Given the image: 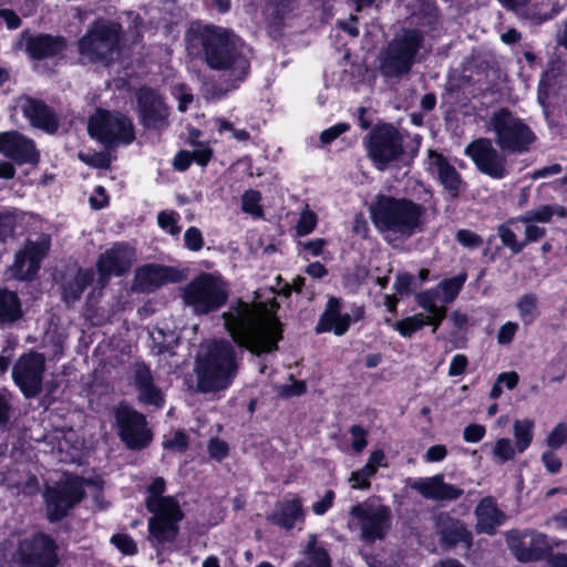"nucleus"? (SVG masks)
<instances>
[{
  "label": "nucleus",
  "instance_id": "nucleus-1",
  "mask_svg": "<svg viewBox=\"0 0 567 567\" xmlns=\"http://www.w3.org/2000/svg\"><path fill=\"white\" fill-rule=\"evenodd\" d=\"M221 319L233 342L257 357L277 351L284 339V324L278 317L240 298L229 303Z\"/></svg>",
  "mask_w": 567,
  "mask_h": 567
},
{
  "label": "nucleus",
  "instance_id": "nucleus-2",
  "mask_svg": "<svg viewBox=\"0 0 567 567\" xmlns=\"http://www.w3.org/2000/svg\"><path fill=\"white\" fill-rule=\"evenodd\" d=\"M203 59L214 71H228L230 87L237 89L250 73L244 42L231 29L206 24L198 33Z\"/></svg>",
  "mask_w": 567,
  "mask_h": 567
},
{
  "label": "nucleus",
  "instance_id": "nucleus-3",
  "mask_svg": "<svg viewBox=\"0 0 567 567\" xmlns=\"http://www.w3.org/2000/svg\"><path fill=\"white\" fill-rule=\"evenodd\" d=\"M370 218L379 231L410 238L423 230L426 207L408 197L378 194L369 207Z\"/></svg>",
  "mask_w": 567,
  "mask_h": 567
},
{
  "label": "nucleus",
  "instance_id": "nucleus-4",
  "mask_svg": "<svg viewBox=\"0 0 567 567\" xmlns=\"http://www.w3.org/2000/svg\"><path fill=\"white\" fill-rule=\"evenodd\" d=\"M123 25L105 18L94 19L76 42L78 53L83 63L111 68L124 48Z\"/></svg>",
  "mask_w": 567,
  "mask_h": 567
},
{
  "label": "nucleus",
  "instance_id": "nucleus-5",
  "mask_svg": "<svg viewBox=\"0 0 567 567\" xmlns=\"http://www.w3.org/2000/svg\"><path fill=\"white\" fill-rule=\"evenodd\" d=\"M165 486L164 478L156 477L147 487L144 501L146 509L152 514L147 524L150 537L157 544L173 542L179 530L178 524L184 518L177 498L163 496Z\"/></svg>",
  "mask_w": 567,
  "mask_h": 567
},
{
  "label": "nucleus",
  "instance_id": "nucleus-6",
  "mask_svg": "<svg viewBox=\"0 0 567 567\" xmlns=\"http://www.w3.org/2000/svg\"><path fill=\"white\" fill-rule=\"evenodd\" d=\"M237 374L236 351L226 339L214 340L197 361L198 385L188 390H226Z\"/></svg>",
  "mask_w": 567,
  "mask_h": 567
},
{
  "label": "nucleus",
  "instance_id": "nucleus-7",
  "mask_svg": "<svg viewBox=\"0 0 567 567\" xmlns=\"http://www.w3.org/2000/svg\"><path fill=\"white\" fill-rule=\"evenodd\" d=\"M227 284L209 272L195 276L182 289V299L196 316H207L221 309L228 301Z\"/></svg>",
  "mask_w": 567,
  "mask_h": 567
},
{
  "label": "nucleus",
  "instance_id": "nucleus-8",
  "mask_svg": "<svg viewBox=\"0 0 567 567\" xmlns=\"http://www.w3.org/2000/svg\"><path fill=\"white\" fill-rule=\"evenodd\" d=\"M491 124L495 133V142L504 153H528L537 140L530 126L524 120L515 116L507 107L494 112Z\"/></svg>",
  "mask_w": 567,
  "mask_h": 567
},
{
  "label": "nucleus",
  "instance_id": "nucleus-9",
  "mask_svg": "<svg viewBox=\"0 0 567 567\" xmlns=\"http://www.w3.org/2000/svg\"><path fill=\"white\" fill-rule=\"evenodd\" d=\"M87 133L111 150L120 143L128 145L135 140V130L132 120L120 111L96 109L87 121Z\"/></svg>",
  "mask_w": 567,
  "mask_h": 567
},
{
  "label": "nucleus",
  "instance_id": "nucleus-10",
  "mask_svg": "<svg viewBox=\"0 0 567 567\" xmlns=\"http://www.w3.org/2000/svg\"><path fill=\"white\" fill-rule=\"evenodd\" d=\"M424 41L425 35L422 30L403 29L402 34L389 43L381 59L382 73L391 78L408 74L416 62V55L423 48Z\"/></svg>",
  "mask_w": 567,
  "mask_h": 567
},
{
  "label": "nucleus",
  "instance_id": "nucleus-11",
  "mask_svg": "<svg viewBox=\"0 0 567 567\" xmlns=\"http://www.w3.org/2000/svg\"><path fill=\"white\" fill-rule=\"evenodd\" d=\"M368 157L378 171H384L404 154L403 136L392 123L374 125L364 138Z\"/></svg>",
  "mask_w": 567,
  "mask_h": 567
},
{
  "label": "nucleus",
  "instance_id": "nucleus-12",
  "mask_svg": "<svg viewBox=\"0 0 567 567\" xmlns=\"http://www.w3.org/2000/svg\"><path fill=\"white\" fill-rule=\"evenodd\" d=\"M391 519L389 506L368 499L351 507L349 526L359 529L362 540L373 543L384 538L391 528Z\"/></svg>",
  "mask_w": 567,
  "mask_h": 567
},
{
  "label": "nucleus",
  "instance_id": "nucleus-13",
  "mask_svg": "<svg viewBox=\"0 0 567 567\" xmlns=\"http://www.w3.org/2000/svg\"><path fill=\"white\" fill-rule=\"evenodd\" d=\"M50 249L51 236L48 234H42L38 240L27 239L23 247L14 254L10 266L12 277L23 282L35 280Z\"/></svg>",
  "mask_w": 567,
  "mask_h": 567
},
{
  "label": "nucleus",
  "instance_id": "nucleus-14",
  "mask_svg": "<svg viewBox=\"0 0 567 567\" xmlns=\"http://www.w3.org/2000/svg\"><path fill=\"white\" fill-rule=\"evenodd\" d=\"M136 113L140 125L146 131L162 132L171 125V109L165 97L151 86H141L136 92Z\"/></svg>",
  "mask_w": 567,
  "mask_h": 567
},
{
  "label": "nucleus",
  "instance_id": "nucleus-15",
  "mask_svg": "<svg viewBox=\"0 0 567 567\" xmlns=\"http://www.w3.org/2000/svg\"><path fill=\"white\" fill-rule=\"evenodd\" d=\"M118 436L130 450H142L152 441V431L143 414L126 404H120L114 411Z\"/></svg>",
  "mask_w": 567,
  "mask_h": 567
},
{
  "label": "nucleus",
  "instance_id": "nucleus-16",
  "mask_svg": "<svg viewBox=\"0 0 567 567\" xmlns=\"http://www.w3.org/2000/svg\"><path fill=\"white\" fill-rule=\"evenodd\" d=\"M83 495V483L76 476H66L64 481L48 487L44 497L49 519L55 522L64 517Z\"/></svg>",
  "mask_w": 567,
  "mask_h": 567
},
{
  "label": "nucleus",
  "instance_id": "nucleus-17",
  "mask_svg": "<svg viewBox=\"0 0 567 567\" xmlns=\"http://www.w3.org/2000/svg\"><path fill=\"white\" fill-rule=\"evenodd\" d=\"M506 544L511 553L520 563L537 561L551 548L547 536L536 529L508 530L506 533Z\"/></svg>",
  "mask_w": 567,
  "mask_h": 567
},
{
  "label": "nucleus",
  "instance_id": "nucleus-18",
  "mask_svg": "<svg viewBox=\"0 0 567 567\" xmlns=\"http://www.w3.org/2000/svg\"><path fill=\"white\" fill-rule=\"evenodd\" d=\"M465 154L482 174L493 179H503L508 175L506 156L488 138L474 140L466 146Z\"/></svg>",
  "mask_w": 567,
  "mask_h": 567
},
{
  "label": "nucleus",
  "instance_id": "nucleus-19",
  "mask_svg": "<svg viewBox=\"0 0 567 567\" xmlns=\"http://www.w3.org/2000/svg\"><path fill=\"white\" fill-rule=\"evenodd\" d=\"M45 357L38 351L22 353L12 367V380L19 390H43Z\"/></svg>",
  "mask_w": 567,
  "mask_h": 567
},
{
  "label": "nucleus",
  "instance_id": "nucleus-20",
  "mask_svg": "<svg viewBox=\"0 0 567 567\" xmlns=\"http://www.w3.org/2000/svg\"><path fill=\"white\" fill-rule=\"evenodd\" d=\"M16 559L22 565L34 567H55L59 561L54 542L43 534L23 539Z\"/></svg>",
  "mask_w": 567,
  "mask_h": 567
},
{
  "label": "nucleus",
  "instance_id": "nucleus-21",
  "mask_svg": "<svg viewBox=\"0 0 567 567\" xmlns=\"http://www.w3.org/2000/svg\"><path fill=\"white\" fill-rule=\"evenodd\" d=\"M181 280L182 274L175 267L156 262L145 264L135 270L132 290L138 293H152L165 285Z\"/></svg>",
  "mask_w": 567,
  "mask_h": 567
},
{
  "label": "nucleus",
  "instance_id": "nucleus-22",
  "mask_svg": "<svg viewBox=\"0 0 567 567\" xmlns=\"http://www.w3.org/2000/svg\"><path fill=\"white\" fill-rule=\"evenodd\" d=\"M0 153L17 165H37L40 162L34 141L18 131L0 133Z\"/></svg>",
  "mask_w": 567,
  "mask_h": 567
},
{
  "label": "nucleus",
  "instance_id": "nucleus-23",
  "mask_svg": "<svg viewBox=\"0 0 567 567\" xmlns=\"http://www.w3.org/2000/svg\"><path fill=\"white\" fill-rule=\"evenodd\" d=\"M68 49V40L61 34L28 33L24 35V51L34 61L53 59L63 54Z\"/></svg>",
  "mask_w": 567,
  "mask_h": 567
},
{
  "label": "nucleus",
  "instance_id": "nucleus-24",
  "mask_svg": "<svg viewBox=\"0 0 567 567\" xmlns=\"http://www.w3.org/2000/svg\"><path fill=\"white\" fill-rule=\"evenodd\" d=\"M94 278L95 271L93 268L78 267L74 274L68 270L59 272L56 284L61 301L68 307L80 301L83 292L93 284Z\"/></svg>",
  "mask_w": 567,
  "mask_h": 567
},
{
  "label": "nucleus",
  "instance_id": "nucleus-25",
  "mask_svg": "<svg viewBox=\"0 0 567 567\" xmlns=\"http://www.w3.org/2000/svg\"><path fill=\"white\" fill-rule=\"evenodd\" d=\"M23 116L30 124L48 134H54L60 126V118L54 109L43 100L27 96L21 105Z\"/></svg>",
  "mask_w": 567,
  "mask_h": 567
},
{
  "label": "nucleus",
  "instance_id": "nucleus-26",
  "mask_svg": "<svg viewBox=\"0 0 567 567\" xmlns=\"http://www.w3.org/2000/svg\"><path fill=\"white\" fill-rule=\"evenodd\" d=\"M429 171L436 174L440 184L449 192L452 198H457L464 185L461 173L449 159L434 150L429 151Z\"/></svg>",
  "mask_w": 567,
  "mask_h": 567
},
{
  "label": "nucleus",
  "instance_id": "nucleus-27",
  "mask_svg": "<svg viewBox=\"0 0 567 567\" xmlns=\"http://www.w3.org/2000/svg\"><path fill=\"white\" fill-rule=\"evenodd\" d=\"M135 258V249L127 243H115L111 248L100 254L96 266L103 267L114 277H123L130 272Z\"/></svg>",
  "mask_w": 567,
  "mask_h": 567
},
{
  "label": "nucleus",
  "instance_id": "nucleus-28",
  "mask_svg": "<svg viewBox=\"0 0 567 567\" xmlns=\"http://www.w3.org/2000/svg\"><path fill=\"white\" fill-rule=\"evenodd\" d=\"M341 309V299L330 297L315 327V332L321 334L332 331L338 337L346 334L352 323V318L349 313H342Z\"/></svg>",
  "mask_w": 567,
  "mask_h": 567
},
{
  "label": "nucleus",
  "instance_id": "nucleus-29",
  "mask_svg": "<svg viewBox=\"0 0 567 567\" xmlns=\"http://www.w3.org/2000/svg\"><path fill=\"white\" fill-rule=\"evenodd\" d=\"M411 487L419 492L424 498L437 502L455 501L463 495V489L444 482L443 474L414 481Z\"/></svg>",
  "mask_w": 567,
  "mask_h": 567
},
{
  "label": "nucleus",
  "instance_id": "nucleus-30",
  "mask_svg": "<svg viewBox=\"0 0 567 567\" xmlns=\"http://www.w3.org/2000/svg\"><path fill=\"white\" fill-rule=\"evenodd\" d=\"M476 529L480 533L492 535L505 522V514L498 509L493 497H484L475 509Z\"/></svg>",
  "mask_w": 567,
  "mask_h": 567
},
{
  "label": "nucleus",
  "instance_id": "nucleus-31",
  "mask_svg": "<svg viewBox=\"0 0 567 567\" xmlns=\"http://www.w3.org/2000/svg\"><path fill=\"white\" fill-rule=\"evenodd\" d=\"M295 0H269L266 2L262 14L267 25L275 31H281L286 18L295 9Z\"/></svg>",
  "mask_w": 567,
  "mask_h": 567
},
{
  "label": "nucleus",
  "instance_id": "nucleus-32",
  "mask_svg": "<svg viewBox=\"0 0 567 567\" xmlns=\"http://www.w3.org/2000/svg\"><path fill=\"white\" fill-rule=\"evenodd\" d=\"M22 316V302L18 293L6 287L0 288V326L12 324Z\"/></svg>",
  "mask_w": 567,
  "mask_h": 567
},
{
  "label": "nucleus",
  "instance_id": "nucleus-33",
  "mask_svg": "<svg viewBox=\"0 0 567 567\" xmlns=\"http://www.w3.org/2000/svg\"><path fill=\"white\" fill-rule=\"evenodd\" d=\"M302 517V508L299 499H285L278 503L270 520L286 529L293 527L296 522Z\"/></svg>",
  "mask_w": 567,
  "mask_h": 567
},
{
  "label": "nucleus",
  "instance_id": "nucleus-34",
  "mask_svg": "<svg viewBox=\"0 0 567 567\" xmlns=\"http://www.w3.org/2000/svg\"><path fill=\"white\" fill-rule=\"evenodd\" d=\"M128 384L135 390H161L154 385V377L148 364L135 361L127 372Z\"/></svg>",
  "mask_w": 567,
  "mask_h": 567
},
{
  "label": "nucleus",
  "instance_id": "nucleus-35",
  "mask_svg": "<svg viewBox=\"0 0 567 567\" xmlns=\"http://www.w3.org/2000/svg\"><path fill=\"white\" fill-rule=\"evenodd\" d=\"M518 316L525 327L533 324L539 317L538 299L535 293H525L516 301Z\"/></svg>",
  "mask_w": 567,
  "mask_h": 567
},
{
  "label": "nucleus",
  "instance_id": "nucleus-36",
  "mask_svg": "<svg viewBox=\"0 0 567 567\" xmlns=\"http://www.w3.org/2000/svg\"><path fill=\"white\" fill-rule=\"evenodd\" d=\"M385 323L392 326L403 338H411L415 332L424 328L423 313H416L405 317L396 322H392L390 318L385 319Z\"/></svg>",
  "mask_w": 567,
  "mask_h": 567
},
{
  "label": "nucleus",
  "instance_id": "nucleus-37",
  "mask_svg": "<svg viewBox=\"0 0 567 567\" xmlns=\"http://www.w3.org/2000/svg\"><path fill=\"white\" fill-rule=\"evenodd\" d=\"M534 422L524 419L516 420L513 424V432L515 439V447L518 453L524 452L533 441Z\"/></svg>",
  "mask_w": 567,
  "mask_h": 567
},
{
  "label": "nucleus",
  "instance_id": "nucleus-38",
  "mask_svg": "<svg viewBox=\"0 0 567 567\" xmlns=\"http://www.w3.org/2000/svg\"><path fill=\"white\" fill-rule=\"evenodd\" d=\"M296 567H331L327 551L316 547V536H311L308 543L306 560L296 564Z\"/></svg>",
  "mask_w": 567,
  "mask_h": 567
},
{
  "label": "nucleus",
  "instance_id": "nucleus-39",
  "mask_svg": "<svg viewBox=\"0 0 567 567\" xmlns=\"http://www.w3.org/2000/svg\"><path fill=\"white\" fill-rule=\"evenodd\" d=\"M466 281V274H458L454 277L443 279L439 284V288L442 291L443 300L445 303L454 301L460 295L464 284Z\"/></svg>",
  "mask_w": 567,
  "mask_h": 567
},
{
  "label": "nucleus",
  "instance_id": "nucleus-40",
  "mask_svg": "<svg viewBox=\"0 0 567 567\" xmlns=\"http://www.w3.org/2000/svg\"><path fill=\"white\" fill-rule=\"evenodd\" d=\"M442 539L449 545L464 544L467 548L472 545L471 532L461 523H454L451 528L443 532Z\"/></svg>",
  "mask_w": 567,
  "mask_h": 567
},
{
  "label": "nucleus",
  "instance_id": "nucleus-41",
  "mask_svg": "<svg viewBox=\"0 0 567 567\" xmlns=\"http://www.w3.org/2000/svg\"><path fill=\"white\" fill-rule=\"evenodd\" d=\"M262 197L259 190L247 189L241 196V209L246 214H250L256 217L264 216V209L260 205Z\"/></svg>",
  "mask_w": 567,
  "mask_h": 567
},
{
  "label": "nucleus",
  "instance_id": "nucleus-42",
  "mask_svg": "<svg viewBox=\"0 0 567 567\" xmlns=\"http://www.w3.org/2000/svg\"><path fill=\"white\" fill-rule=\"evenodd\" d=\"M78 157L85 165L97 169H109L112 164V155L107 151L94 152L92 154L80 152Z\"/></svg>",
  "mask_w": 567,
  "mask_h": 567
},
{
  "label": "nucleus",
  "instance_id": "nucleus-43",
  "mask_svg": "<svg viewBox=\"0 0 567 567\" xmlns=\"http://www.w3.org/2000/svg\"><path fill=\"white\" fill-rule=\"evenodd\" d=\"M498 237L504 247H507L513 255H517L523 251V240L518 241L514 230L506 224H501L497 227Z\"/></svg>",
  "mask_w": 567,
  "mask_h": 567
},
{
  "label": "nucleus",
  "instance_id": "nucleus-44",
  "mask_svg": "<svg viewBox=\"0 0 567 567\" xmlns=\"http://www.w3.org/2000/svg\"><path fill=\"white\" fill-rule=\"evenodd\" d=\"M414 298L417 306L426 312H433V310H436L441 307L436 303L440 299V292L437 288H430L416 292Z\"/></svg>",
  "mask_w": 567,
  "mask_h": 567
},
{
  "label": "nucleus",
  "instance_id": "nucleus-45",
  "mask_svg": "<svg viewBox=\"0 0 567 567\" xmlns=\"http://www.w3.org/2000/svg\"><path fill=\"white\" fill-rule=\"evenodd\" d=\"M162 444L165 450L184 453L188 449L189 439L183 430H177L172 436H165Z\"/></svg>",
  "mask_w": 567,
  "mask_h": 567
},
{
  "label": "nucleus",
  "instance_id": "nucleus-46",
  "mask_svg": "<svg viewBox=\"0 0 567 567\" xmlns=\"http://www.w3.org/2000/svg\"><path fill=\"white\" fill-rule=\"evenodd\" d=\"M178 219L179 215L175 210H162L157 215L158 226L173 236L178 235L182 230Z\"/></svg>",
  "mask_w": 567,
  "mask_h": 567
},
{
  "label": "nucleus",
  "instance_id": "nucleus-47",
  "mask_svg": "<svg viewBox=\"0 0 567 567\" xmlns=\"http://www.w3.org/2000/svg\"><path fill=\"white\" fill-rule=\"evenodd\" d=\"M318 217L316 213L310 209H306L300 214L299 220L296 225V234L299 237H305L311 234L317 227Z\"/></svg>",
  "mask_w": 567,
  "mask_h": 567
},
{
  "label": "nucleus",
  "instance_id": "nucleus-48",
  "mask_svg": "<svg viewBox=\"0 0 567 567\" xmlns=\"http://www.w3.org/2000/svg\"><path fill=\"white\" fill-rule=\"evenodd\" d=\"M517 452L515 445L508 439H499L495 442L493 447V456L499 463H505L512 460Z\"/></svg>",
  "mask_w": 567,
  "mask_h": 567
},
{
  "label": "nucleus",
  "instance_id": "nucleus-49",
  "mask_svg": "<svg viewBox=\"0 0 567 567\" xmlns=\"http://www.w3.org/2000/svg\"><path fill=\"white\" fill-rule=\"evenodd\" d=\"M374 475L375 474L363 465L360 470L351 473L348 482L352 489L367 491L371 487L370 478Z\"/></svg>",
  "mask_w": 567,
  "mask_h": 567
},
{
  "label": "nucleus",
  "instance_id": "nucleus-50",
  "mask_svg": "<svg viewBox=\"0 0 567 567\" xmlns=\"http://www.w3.org/2000/svg\"><path fill=\"white\" fill-rule=\"evenodd\" d=\"M553 206L551 205H542L537 208L526 212L524 216L520 217L523 223H549L553 218Z\"/></svg>",
  "mask_w": 567,
  "mask_h": 567
},
{
  "label": "nucleus",
  "instance_id": "nucleus-51",
  "mask_svg": "<svg viewBox=\"0 0 567 567\" xmlns=\"http://www.w3.org/2000/svg\"><path fill=\"white\" fill-rule=\"evenodd\" d=\"M567 443V423H558L547 435L546 445L550 450H558Z\"/></svg>",
  "mask_w": 567,
  "mask_h": 567
},
{
  "label": "nucleus",
  "instance_id": "nucleus-52",
  "mask_svg": "<svg viewBox=\"0 0 567 567\" xmlns=\"http://www.w3.org/2000/svg\"><path fill=\"white\" fill-rule=\"evenodd\" d=\"M350 124L346 122L337 123L320 133L319 141L322 146H328L333 143L342 134L350 131Z\"/></svg>",
  "mask_w": 567,
  "mask_h": 567
},
{
  "label": "nucleus",
  "instance_id": "nucleus-53",
  "mask_svg": "<svg viewBox=\"0 0 567 567\" xmlns=\"http://www.w3.org/2000/svg\"><path fill=\"white\" fill-rule=\"evenodd\" d=\"M455 240L463 247L476 249L484 243L483 237L471 229H458L455 234Z\"/></svg>",
  "mask_w": 567,
  "mask_h": 567
},
{
  "label": "nucleus",
  "instance_id": "nucleus-54",
  "mask_svg": "<svg viewBox=\"0 0 567 567\" xmlns=\"http://www.w3.org/2000/svg\"><path fill=\"white\" fill-rule=\"evenodd\" d=\"M111 543L125 555H134L137 551V546L134 539L126 534H115L111 538Z\"/></svg>",
  "mask_w": 567,
  "mask_h": 567
},
{
  "label": "nucleus",
  "instance_id": "nucleus-55",
  "mask_svg": "<svg viewBox=\"0 0 567 567\" xmlns=\"http://www.w3.org/2000/svg\"><path fill=\"white\" fill-rule=\"evenodd\" d=\"M184 244L190 251H199L204 246L202 231L197 227H189L184 234Z\"/></svg>",
  "mask_w": 567,
  "mask_h": 567
},
{
  "label": "nucleus",
  "instance_id": "nucleus-56",
  "mask_svg": "<svg viewBox=\"0 0 567 567\" xmlns=\"http://www.w3.org/2000/svg\"><path fill=\"white\" fill-rule=\"evenodd\" d=\"M349 432L352 437L351 449L354 453L360 454L368 445V431L360 425H352Z\"/></svg>",
  "mask_w": 567,
  "mask_h": 567
},
{
  "label": "nucleus",
  "instance_id": "nucleus-57",
  "mask_svg": "<svg viewBox=\"0 0 567 567\" xmlns=\"http://www.w3.org/2000/svg\"><path fill=\"white\" fill-rule=\"evenodd\" d=\"M414 284L415 279L413 275L410 272H400L396 276L393 288L400 296H408L412 292Z\"/></svg>",
  "mask_w": 567,
  "mask_h": 567
},
{
  "label": "nucleus",
  "instance_id": "nucleus-58",
  "mask_svg": "<svg viewBox=\"0 0 567 567\" xmlns=\"http://www.w3.org/2000/svg\"><path fill=\"white\" fill-rule=\"evenodd\" d=\"M190 152L193 162L200 167H206L214 156V151L208 144H199Z\"/></svg>",
  "mask_w": 567,
  "mask_h": 567
},
{
  "label": "nucleus",
  "instance_id": "nucleus-59",
  "mask_svg": "<svg viewBox=\"0 0 567 567\" xmlns=\"http://www.w3.org/2000/svg\"><path fill=\"white\" fill-rule=\"evenodd\" d=\"M519 381L518 373L515 371L502 372L491 390H502L505 386L507 390H514Z\"/></svg>",
  "mask_w": 567,
  "mask_h": 567
},
{
  "label": "nucleus",
  "instance_id": "nucleus-60",
  "mask_svg": "<svg viewBox=\"0 0 567 567\" xmlns=\"http://www.w3.org/2000/svg\"><path fill=\"white\" fill-rule=\"evenodd\" d=\"M518 323L514 321H507L501 326L497 332V342L502 346H506L513 342L515 334L518 331Z\"/></svg>",
  "mask_w": 567,
  "mask_h": 567
},
{
  "label": "nucleus",
  "instance_id": "nucleus-61",
  "mask_svg": "<svg viewBox=\"0 0 567 567\" xmlns=\"http://www.w3.org/2000/svg\"><path fill=\"white\" fill-rule=\"evenodd\" d=\"M207 450L212 458L221 461L227 456L229 447L225 441L218 437H213L208 442Z\"/></svg>",
  "mask_w": 567,
  "mask_h": 567
},
{
  "label": "nucleus",
  "instance_id": "nucleus-62",
  "mask_svg": "<svg viewBox=\"0 0 567 567\" xmlns=\"http://www.w3.org/2000/svg\"><path fill=\"white\" fill-rule=\"evenodd\" d=\"M447 309L445 306H441L436 310H433V312H427V315H423V322L425 326H432V331L435 332L444 319L446 318Z\"/></svg>",
  "mask_w": 567,
  "mask_h": 567
},
{
  "label": "nucleus",
  "instance_id": "nucleus-63",
  "mask_svg": "<svg viewBox=\"0 0 567 567\" xmlns=\"http://www.w3.org/2000/svg\"><path fill=\"white\" fill-rule=\"evenodd\" d=\"M94 193L96 196H91L89 198V204L92 209L100 210L110 205V197H109L104 186H102V185L95 186Z\"/></svg>",
  "mask_w": 567,
  "mask_h": 567
},
{
  "label": "nucleus",
  "instance_id": "nucleus-64",
  "mask_svg": "<svg viewBox=\"0 0 567 567\" xmlns=\"http://www.w3.org/2000/svg\"><path fill=\"white\" fill-rule=\"evenodd\" d=\"M485 426L481 424H470L464 429L463 439L468 443H477L485 436Z\"/></svg>",
  "mask_w": 567,
  "mask_h": 567
}]
</instances>
